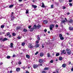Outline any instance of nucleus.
I'll list each match as a JSON object with an SVG mask.
<instances>
[{
    "label": "nucleus",
    "mask_w": 73,
    "mask_h": 73,
    "mask_svg": "<svg viewBox=\"0 0 73 73\" xmlns=\"http://www.w3.org/2000/svg\"><path fill=\"white\" fill-rule=\"evenodd\" d=\"M66 51L67 52V53L69 55H70L71 54V51L69 49V48H67L66 49Z\"/></svg>",
    "instance_id": "1"
},
{
    "label": "nucleus",
    "mask_w": 73,
    "mask_h": 73,
    "mask_svg": "<svg viewBox=\"0 0 73 73\" xmlns=\"http://www.w3.org/2000/svg\"><path fill=\"white\" fill-rule=\"evenodd\" d=\"M29 48H30V49H33V46L32 45V44L31 43H29Z\"/></svg>",
    "instance_id": "2"
},
{
    "label": "nucleus",
    "mask_w": 73,
    "mask_h": 73,
    "mask_svg": "<svg viewBox=\"0 0 73 73\" xmlns=\"http://www.w3.org/2000/svg\"><path fill=\"white\" fill-rule=\"evenodd\" d=\"M54 27V25H51L50 26V29L51 31H52L53 28Z\"/></svg>",
    "instance_id": "3"
},
{
    "label": "nucleus",
    "mask_w": 73,
    "mask_h": 73,
    "mask_svg": "<svg viewBox=\"0 0 73 73\" xmlns=\"http://www.w3.org/2000/svg\"><path fill=\"white\" fill-rule=\"evenodd\" d=\"M59 37L60 40H63L64 39V38L62 37V35L61 34H60L59 35Z\"/></svg>",
    "instance_id": "4"
},
{
    "label": "nucleus",
    "mask_w": 73,
    "mask_h": 73,
    "mask_svg": "<svg viewBox=\"0 0 73 73\" xmlns=\"http://www.w3.org/2000/svg\"><path fill=\"white\" fill-rule=\"evenodd\" d=\"M66 54V51H65V50H63L62 51V52H61V54Z\"/></svg>",
    "instance_id": "5"
},
{
    "label": "nucleus",
    "mask_w": 73,
    "mask_h": 73,
    "mask_svg": "<svg viewBox=\"0 0 73 73\" xmlns=\"http://www.w3.org/2000/svg\"><path fill=\"white\" fill-rule=\"evenodd\" d=\"M33 67L34 69H36V68L38 67V65L37 64H34L33 65Z\"/></svg>",
    "instance_id": "6"
},
{
    "label": "nucleus",
    "mask_w": 73,
    "mask_h": 73,
    "mask_svg": "<svg viewBox=\"0 0 73 73\" xmlns=\"http://www.w3.org/2000/svg\"><path fill=\"white\" fill-rule=\"evenodd\" d=\"M39 62L40 64H42L43 62V60L41 59H40L39 60Z\"/></svg>",
    "instance_id": "7"
},
{
    "label": "nucleus",
    "mask_w": 73,
    "mask_h": 73,
    "mask_svg": "<svg viewBox=\"0 0 73 73\" xmlns=\"http://www.w3.org/2000/svg\"><path fill=\"white\" fill-rule=\"evenodd\" d=\"M69 30L70 31H73V27H69Z\"/></svg>",
    "instance_id": "8"
},
{
    "label": "nucleus",
    "mask_w": 73,
    "mask_h": 73,
    "mask_svg": "<svg viewBox=\"0 0 73 73\" xmlns=\"http://www.w3.org/2000/svg\"><path fill=\"white\" fill-rule=\"evenodd\" d=\"M44 55V53L43 52H41L40 53V57H42Z\"/></svg>",
    "instance_id": "9"
},
{
    "label": "nucleus",
    "mask_w": 73,
    "mask_h": 73,
    "mask_svg": "<svg viewBox=\"0 0 73 73\" xmlns=\"http://www.w3.org/2000/svg\"><path fill=\"white\" fill-rule=\"evenodd\" d=\"M50 69H49V67H46L45 68H44V70H49Z\"/></svg>",
    "instance_id": "10"
},
{
    "label": "nucleus",
    "mask_w": 73,
    "mask_h": 73,
    "mask_svg": "<svg viewBox=\"0 0 73 73\" xmlns=\"http://www.w3.org/2000/svg\"><path fill=\"white\" fill-rule=\"evenodd\" d=\"M5 48V47L4 46V45H0V48Z\"/></svg>",
    "instance_id": "11"
},
{
    "label": "nucleus",
    "mask_w": 73,
    "mask_h": 73,
    "mask_svg": "<svg viewBox=\"0 0 73 73\" xmlns=\"http://www.w3.org/2000/svg\"><path fill=\"white\" fill-rule=\"evenodd\" d=\"M16 29V30H18V29H21V28L20 27L18 26V27H17Z\"/></svg>",
    "instance_id": "12"
},
{
    "label": "nucleus",
    "mask_w": 73,
    "mask_h": 73,
    "mask_svg": "<svg viewBox=\"0 0 73 73\" xmlns=\"http://www.w3.org/2000/svg\"><path fill=\"white\" fill-rule=\"evenodd\" d=\"M43 23H44V24H47V23H48V21H47L46 20H44L43 21Z\"/></svg>",
    "instance_id": "13"
},
{
    "label": "nucleus",
    "mask_w": 73,
    "mask_h": 73,
    "mask_svg": "<svg viewBox=\"0 0 73 73\" xmlns=\"http://www.w3.org/2000/svg\"><path fill=\"white\" fill-rule=\"evenodd\" d=\"M37 39L38 41H40V36L39 35H38L37 36Z\"/></svg>",
    "instance_id": "14"
},
{
    "label": "nucleus",
    "mask_w": 73,
    "mask_h": 73,
    "mask_svg": "<svg viewBox=\"0 0 73 73\" xmlns=\"http://www.w3.org/2000/svg\"><path fill=\"white\" fill-rule=\"evenodd\" d=\"M13 7V5H10V6H9V8H12V7Z\"/></svg>",
    "instance_id": "15"
},
{
    "label": "nucleus",
    "mask_w": 73,
    "mask_h": 73,
    "mask_svg": "<svg viewBox=\"0 0 73 73\" xmlns=\"http://www.w3.org/2000/svg\"><path fill=\"white\" fill-rule=\"evenodd\" d=\"M7 40L8 38H5L3 39L2 41H7Z\"/></svg>",
    "instance_id": "16"
},
{
    "label": "nucleus",
    "mask_w": 73,
    "mask_h": 73,
    "mask_svg": "<svg viewBox=\"0 0 73 73\" xmlns=\"http://www.w3.org/2000/svg\"><path fill=\"white\" fill-rule=\"evenodd\" d=\"M13 43H11L10 44V47L11 48H13Z\"/></svg>",
    "instance_id": "17"
},
{
    "label": "nucleus",
    "mask_w": 73,
    "mask_h": 73,
    "mask_svg": "<svg viewBox=\"0 0 73 73\" xmlns=\"http://www.w3.org/2000/svg\"><path fill=\"white\" fill-rule=\"evenodd\" d=\"M32 7H33L35 9L36 8H37V6L36 5H32Z\"/></svg>",
    "instance_id": "18"
},
{
    "label": "nucleus",
    "mask_w": 73,
    "mask_h": 73,
    "mask_svg": "<svg viewBox=\"0 0 73 73\" xmlns=\"http://www.w3.org/2000/svg\"><path fill=\"white\" fill-rule=\"evenodd\" d=\"M37 26L36 25H34V29H37Z\"/></svg>",
    "instance_id": "19"
},
{
    "label": "nucleus",
    "mask_w": 73,
    "mask_h": 73,
    "mask_svg": "<svg viewBox=\"0 0 73 73\" xmlns=\"http://www.w3.org/2000/svg\"><path fill=\"white\" fill-rule=\"evenodd\" d=\"M54 4L55 5H56V6H58V3L56 2H55Z\"/></svg>",
    "instance_id": "20"
},
{
    "label": "nucleus",
    "mask_w": 73,
    "mask_h": 73,
    "mask_svg": "<svg viewBox=\"0 0 73 73\" xmlns=\"http://www.w3.org/2000/svg\"><path fill=\"white\" fill-rule=\"evenodd\" d=\"M47 56L48 57H50V53H48L47 54Z\"/></svg>",
    "instance_id": "21"
},
{
    "label": "nucleus",
    "mask_w": 73,
    "mask_h": 73,
    "mask_svg": "<svg viewBox=\"0 0 73 73\" xmlns=\"http://www.w3.org/2000/svg\"><path fill=\"white\" fill-rule=\"evenodd\" d=\"M20 69L19 68H17L16 69V71H17V72H19L20 71Z\"/></svg>",
    "instance_id": "22"
},
{
    "label": "nucleus",
    "mask_w": 73,
    "mask_h": 73,
    "mask_svg": "<svg viewBox=\"0 0 73 73\" xmlns=\"http://www.w3.org/2000/svg\"><path fill=\"white\" fill-rule=\"evenodd\" d=\"M68 21L69 23H72L73 22V20H72V19H70Z\"/></svg>",
    "instance_id": "23"
},
{
    "label": "nucleus",
    "mask_w": 73,
    "mask_h": 73,
    "mask_svg": "<svg viewBox=\"0 0 73 73\" xmlns=\"http://www.w3.org/2000/svg\"><path fill=\"white\" fill-rule=\"evenodd\" d=\"M37 28L39 29V28H41V25H40L38 24L37 26Z\"/></svg>",
    "instance_id": "24"
},
{
    "label": "nucleus",
    "mask_w": 73,
    "mask_h": 73,
    "mask_svg": "<svg viewBox=\"0 0 73 73\" xmlns=\"http://www.w3.org/2000/svg\"><path fill=\"white\" fill-rule=\"evenodd\" d=\"M26 57L27 58H30V56L28 55H26Z\"/></svg>",
    "instance_id": "25"
},
{
    "label": "nucleus",
    "mask_w": 73,
    "mask_h": 73,
    "mask_svg": "<svg viewBox=\"0 0 73 73\" xmlns=\"http://www.w3.org/2000/svg\"><path fill=\"white\" fill-rule=\"evenodd\" d=\"M41 7L42 8L45 7V5H44V3H42V5L41 6Z\"/></svg>",
    "instance_id": "26"
},
{
    "label": "nucleus",
    "mask_w": 73,
    "mask_h": 73,
    "mask_svg": "<svg viewBox=\"0 0 73 73\" xmlns=\"http://www.w3.org/2000/svg\"><path fill=\"white\" fill-rule=\"evenodd\" d=\"M66 66V64H62V67H63V68H65Z\"/></svg>",
    "instance_id": "27"
},
{
    "label": "nucleus",
    "mask_w": 73,
    "mask_h": 73,
    "mask_svg": "<svg viewBox=\"0 0 73 73\" xmlns=\"http://www.w3.org/2000/svg\"><path fill=\"white\" fill-rule=\"evenodd\" d=\"M25 42H23L22 43V45L23 46H24V45H25Z\"/></svg>",
    "instance_id": "28"
},
{
    "label": "nucleus",
    "mask_w": 73,
    "mask_h": 73,
    "mask_svg": "<svg viewBox=\"0 0 73 73\" xmlns=\"http://www.w3.org/2000/svg\"><path fill=\"white\" fill-rule=\"evenodd\" d=\"M40 46V45L38 44H37L36 46V48H38V47H39Z\"/></svg>",
    "instance_id": "29"
},
{
    "label": "nucleus",
    "mask_w": 73,
    "mask_h": 73,
    "mask_svg": "<svg viewBox=\"0 0 73 73\" xmlns=\"http://www.w3.org/2000/svg\"><path fill=\"white\" fill-rule=\"evenodd\" d=\"M4 27H5V26L4 25H1V28H4Z\"/></svg>",
    "instance_id": "30"
},
{
    "label": "nucleus",
    "mask_w": 73,
    "mask_h": 73,
    "mask_svg": "<svg viewBox=\"0 0 73 73\" xmlns=\"http://www.w3.org/2000/svg\"><path fill=\"white\" fill-rule=\"evenodd\" d=\"M23 31L24 32H27V31H28L27 30V29H24Z\"/></svg>",
    "instance_id": "31"
},
{
    "label": "nucleus",
    "mask_w": 73,
    "mask_h": 73,
    "mask_svg": "<svg viewBox=\"0 0 73 73\" xmlns=\"http://www.w3.org/2000/svg\"><path fill=\"white\" fill-rule=\"evenodd\" d=\"M34 31V29L33 28H31L30 29V31L32 32Z\"/></svg>",
    "instance_id": "32"
},
{
    "label": "nucleus",
    "mask_w": 73,
    "mask_h": 73,
    "mask_svg": "<svg viewBox=\"0 0 73 73\" xmlns=\"http://www.w3.org/2000/svg\"><path fill=\"white\" fill-rule=\"evenodd\" d=\"M59 60H60V61H61L62 60V57H60L59 58Z\"/></svg>",
    "instance_id": "33"
},
{
    "label": "nucleus",
    "mask_w": 73,
    "mask_h": 73,
    "mask_svg": "<svg viewBox=\"0 0 73 73\" xmlns=\"http://www.w3.org/2000/svg\"><path fill=\"white\" fill-rule=\"evenodd\" d=\"M60 54L59 53H58L56 54V56H59Z\"/></svg>",
    "instance_id": "34"
},
{
    "label": "nucleus",
    "mask_w": 73,
    "mask_h": 73,
    "mask_svg": "<svg viewBox=\"0 0 73 73\" xmlns=\"http://www.w3.org/2000/svg\"><path fill=\"white\" fill-rule=\"evenodd\" d=\"M10 58H11V56H7V59H9Z\"/></svg>",
    "instance_id": "35"
},
{
    "label": "nucleus",
    "mask_w": 73,
    "mask_h": 73,
    "mask_svg": "<svg viewBox=\"0 0 73 73\" xmlns=\"http://www.w3.org/2000/svg\"><path fill=\"white\" fill-rule=\"evenodd\" d=\"M6 35L7 36H8L10 35V33H9V32H8L7 33Z\"/></svg>",
    "instance_id": "36"
},
{
    "label": "nucleus",
    "mask_w": 73,
    "mask_h": 73,
    "mask_svg": "<svg viewBox=\"0 0 73 73\" xmlns=\"http://www.w3.org/2000/svg\"><path fill=\"white\" fill-rule=\"evenodd\" d=\"M28 13H29V11L28 10H27L26 11V13L27 14H28Z\"/></svg>",
    "instance_id": "37"
},
{
    "label": "nucleus",
    "mask_w": 73,
    "mask_h": 73,
    "mask_svg": "<svg viewBox=\"0 0 73 73\" xmlns=\"http://www.w3.org/2000/svg\"><path fill=\"white\" fill-rule=\"evenodd\" d=\"M17 38L18 40H20V39H21V37L20 36H18L17 37Z\"/></svg>",
    "instance_id": "38"
},
{
    "label": "nucleus",
    "mask_w": 73,
    "mask_h": 73,
    "mask_svg": "<svg viewBox=\"0 0 73 73\" xmlns=\"http://www.w3.org/2000/svg\"><path fill=\"white\" fill-rule=\"evenodd\" d=\"M18 63L19 65H21V62L20 61H19L18 62Z\"/></svg>",
    "instance_id": "39"
},
{
    "label": "nucleus",
    "mask_w": 73,
    "mask_h": 73,
    "mask_svg": "<svg viewBox=\"0 0 73 73\" xmlns=\"http://www.w3.org/2000/svg\"><path fill=\"white\" fill-rule=\"evenodd\" d=\"M39 42V41L38 40H36V44H38Z\"/></svg>",
    "instance_id": "40"
},
{
    "label": "nucleus",
    "mask_w": 73,
    "mask_h": 73,
    "mask_svg": "<svg viewBox=\"0 0 73 73\" xmlns=\"http://www.w3.org/2000/svg\"><path fill=\"white\" fill-rule=\"evenodd\" d=\"M14 20V17H12L11 16V20Z\"/></svg>",
    "instance_id": "41"
},
{
    "label": "nucleus",
    "mask_w": 73,
    "mask_h": 73,
    "mask_svg": "<svg viewBox=\"0 0 73 73\" xmlns=\"http://www.w3.org/2000/svg\"><path fill=\"white\" fill-rule=\"evenodd\" d=\"M38 53V51H37L36 52L35 54V55H37V54Z\"/></svg>",
    "instance_id": "42"
},
{
    "label": "nucleus",
    "mask_w": 73,
    "mask_h": 73,
    "mask_svg": "<svg viewBox=\"0 0 73 73\" xmlns=\"http://www.w3.org/2000/svg\"><path fill=\"white\" fill-rule=\"evenodd\" d=\"M56 73H58V70L57 69L56 71Z\"/></svg>",
    "instance_id": "43"
},
{
    "label": "nucleus",
    "mask_w": 73,
    "mask_h": 73,
    "mask_svg": "<svg viewBox=\"0 0 73 73\" xmlns=\"http://www.w3.org/2000/svg\"><path fill=\"white\" fill-rule=\"evenodd\" d=\"M42 73H46V72L44 71H42Z\"/></svg>",
    "instance_id": "44"
},
{
    "label": "nucleus",
    "mask_w": 73,
    "mask_h": 73,
    "mask_svg": "<svg viewBox=\"0 0 73 73\" xmlns=\"http://www.w3.org/2000/svg\"><path fill=\"white\" fill-rule=\"evenodd\" d=\"M50 63H53V60H52L50 61Z\"/></svg>",
    "instance_id": "45"
},
{
    "label": "nucleus",
    "mask_w": 73,
    "mask_h": 73,
    "mask_svg": "<svg viewBox=\"0 0 73 73\" xmlns=\"http://www.w3.org/2000/svg\"><path fill=\"white\" fill-rule=\"evenodd\" d=\"M69 5L70 6H72V3H70L69 4Z\"/></svg>",
    "instance_id": "46"
},
{
    "label": "nucleus",
    "mask_w": 73,
    "mask_h": 73,
    "mask_svg": "<svg viewBox=\"0 0 73 73\" xmlns=\"http://www.w3.org/2000/svg\"><path fill=\"white\" fill-rule=\"evenodd\" d=\"M15 35H16V34L15 33H13V36H15Z\"/></svg>",
    "instance_id": "47"
},
{
    "label": "nucleus",
    "mask_w": 73,
    "mask_h": 73,
    "mask_svg": "<svg viewBox=\"0 0 73 73\" xmlns=\"http://www.w3.org/2000/svg\"><path fill=\"white\" fill-rule=\"evenodd\" d=\"M51 7L52 8H53V5H51Z\"/></svg>",
    "instance_id": "48"
},
{
    "label": "nucleus",
    "mask_w": 73,
    "mask_h": 73,
    "mask_svg": "<svg viewBox=\"0 0 73 73\" xmlns=\"http://www.w3.org/2000/svg\"><path fill=\"white\" fill-rule=\"evenodd\" d=\"M42 48H44V44H43L42 45Z\"/></svg>",
    "instance_id": "49"
},
{
    "label": "nucleus",
    "mask_w": 73,
    "mask_h": 73,
    "mask_svg": "<svg viewBox=\"0 0 73 73\" xmlns=\"http://www.w3.org/2000/svg\"><path fill=\"white\" fill-rule=\"evenodd\" d=\"M62 21V23H65V22H66V21H65V20Z\"/></svg>",
    "instance_id": "50"
},
{
    "label": "nucleus",
    "mask_w": 73,
    "mask_h": 73,
    "mask_svg": "<svg viewBox=\"0 0 73 73\" xmlns=\"http://www.w3.org/2000/svg\"><path fill=\"white\" fill-rule=\"evenodd\" d=\"M15 57H16V55H14H14H13V57H14V58Z\"/></svg>",
    "instance_id": "51"
},
{
    "label": "nucleus",
    "mask_w": 73,
    "mask_h": 73,
    "mask_svg": "<svg viewBox=\"0 0 73 73\" xmlns=\"http://www.w3.org/2000/svg\"><path fill=\"white\" fill-rule=\"evenodd\" d=\"M63 8L64 9H65V8H66V7H65V6H63Z\"/></svg>",
    "instance_id": "52"
},
{
    "label": "nucleus",
    "mask_w": 73,
    "mask_h": 73,
    "mask_svg": "<svg viewBox=\"0 0 73 73\" xmlns=\"http://www.w3.org/2000/svg\"><path fill=\"white\" fill-rule=\"evenodd\" d=\"M31 26H29L28 28L29 29H30V28H31Z\"/></svg>",
    "instance_id": "53"
},
{
    "label": "nucleus",
    "mask_w": 73,
    "mask_h": 73,
    "mask_svg": "<svg viewBox=\"0 0 73 73\" xmlns=\"http://www.w3.org/2000/svg\"><path fill=\"white\" fill-rule=\"evenodd\" d=\"M55 27H56L58 28V25H55Z\"/></svg>",
    "instance_id": "54"
},
{
    "label": "nucleus",
    "mask_w": 73,
    "mask_h": 73,
    "mask_svg": "<svg viewBox=\"0 0 73 73\" xmlns=\"http://www.w3.org/2000/svg\"><path fill=\"white\" fill-rule=\"evenodd\" d=\"M69 1L70 3H71L72 1V0H69Z\"/></svg>",
    "instance_id": "55"
},
{
    "label": "nucleus",
    "mask_w": 73,
    "mask_h": 73,
    "mask_svg": "<svg viewBox=\"0 0 73 73\" xmlns=\"http://www.w3.org/2000/svg\"><path fill=\"white\" fill-rule=\"evenodd\" d=\"M44 31L45 32H46L47 31V30L46 29H44Z\"/></svg>",
    "instance_id": "56"
},
{
    "label": "nucleus",
    "mask_w": 73,
    "mask_h": 73,
    "mask_svg": "<svg viewBox=\"0 0 73 73\" xmlns=\"http://www.w3.org/2000/svg\"><path fill=\"white\" fill-rule=\"evenodd\" d=\"M67 15H69V14H70V13H69V12H68L67 13Z\"/></svg>",
    "instance_id": "57"
},
{
    "label": "nucleus",
    "mask_w": 73,
    "mask_h": 73,
    "mask_svg": "<svg viewBox=\"0 0 73 73\" xmlns=\"http://www.w3.org/2000/svg\"><path fill=\"white\" fill-rule=\"evenodd\" d=\"M0 35H2V32H0Z\"/></svg>",
    "instance_id": "58"
},
{
    "label": "nucleus",
    "mask_w": 73,
    "mask_h": 73,
    "mask_svg": "<svg viewBox=\"0 0 73 73\" xmlns=\"http://www.w3.org/2000/svg\"><path fill=\"white\" fill-rule=\"evenodd\" d=\"M68 62L69 64H71V62Z\"/></svg>",
    "instance_id": "59"
},
{
    "label": "nucleus",
    "mask_w": 73,
    "mask_h": 73,
    "mask_svg": "<svg viewBox=\"0 0 73 73\" xmlns=\"http://www.w3.org/2000/svg\"><path fill=\"white\" fill-rule=\"evenodd\" d=\"M26 73H29V72L28 71H26Z\"/></svg>",
    "instance_id": "60"
},
{
    "label": "nucleus",
    "mask_w": 73,
    "mask_h": 73,
    "mask_svg": "<svg viewBox=\"0 0 73 73\" xmlns=\"http://www.w3.org/2000/svg\"><path fill=\"white\" fill-rule=\"evenodd\" d=\"M71 71H73V68H72L71 69Z\"/></svg>",
    "instance_id": "61"
},
{
    "label": "nucleus",
    "mask_w": 73,
    "mask_h": 73,
    "mask_svg": "<svg viewBox=\"0 0 73 73\" xmlns=\"http://www.w3.org/2000/svg\"><path fill=\"white\" fill-rule=\"evenodd\" d=\"M64 0H59V1H60V2H62V1Z\"/></svg>",
    "instance_id": "62"
},
{
    "label": "nucleus",
    "mask_w": 73,
    "mask_h": 73,
    "mask_svg": "<svg viewBox=\"0 0 73 73\" xmlns=\"http://www.w3.org/2000/svg\"><path fill=\"white\" fill-rule=\"evenodd\" d=\"M3 64V62H1V63H0V65H2Z\"/></svg>",
    "instance_id": "63"
},
{
    "label": "nucleus",
    "mask_w": 73,
    "mask_h": 73,
    "mask_svg": "<svg viewBox=\"0 0 73 73\" xmlns=\"http://www.w3.org/2000/svg\"><path fill=\"white\" fill-rule=\"evenodd\" d=\"M12 71L11 70L10 71V73H12Z\"/></svg>",
    "instance_id": "64"
}]
</instances>
